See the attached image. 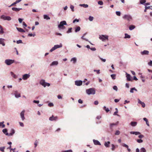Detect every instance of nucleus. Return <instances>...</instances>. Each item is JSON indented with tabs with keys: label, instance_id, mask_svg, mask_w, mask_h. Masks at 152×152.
<instances>
[{
	"label": "nucleus",
	"instance_id": "1",
	"mask_svg": "<svg viewBox=\"0 0 152 152\" xmlns=\"http://www.w3.org/2000/svg\"><path fill=\"white\" fill-rule=\"evenodd\" d=\"M66 25L67 23L66 21L64 20L60 22V24L58 26V27L59 29H64L65 28V27L64 26V25Z\"/></svg>",
	"mask_w": 152,
	"mask_h": 152
},
{
	"label": "nucleus",
	"instance_id": "2",
	"mask_svg": "<svg viewBox=\"0 0 152 152\" xmlns=\"http://www.w3.org/2000/svg\"><path fill=\"white\" fill-rule=\"evenodd\" d=\"M86 93L88 95L94 94L95 93V91L93 88H90L86 90Z\"/></svg>",
	"mask_w": 152,
	"mask_h": 152
},
{
	"label": "nucleus",
	"instance_id": "3",
	"mask_svg": "<svg viewBox=\"0 0 152 152\" xmlns=\"http://www.w3.org/2000/svg\"><path fill=\"white\" fill-rule=\"evenodd\" d=\"M108 36L107 35H100L99 38L102 41H104L106 40H108Z\"/></svg>",
	"mask_w": 152,
	"mask_h": 152
},
{
	"label": "nucleus",
	"instance_id": "4",
	"mask_svg": "<svg viewBox=\"0 0 152 152\" xmlns=\"http://www.w3.org/2000/svg\"><path fill=\"white\" fill-rule=\"evenodd\" d=\"M40 83L44 87H45L46 86H49L50 85L49 83L45 82L44 80H41L40 82Z\"/></svg>",
	"mask_w": 152,
	"mask_h": 152
},
{
	"label": "nucleus",
	"instance_id": "5",
	"mask_svg": "<svg viewBox=\"0 0 152 152\" xmlns=\"http://www.w3.org/2000/svg\"><path fill=\"white\" fill-rule=\"evenodd\" d=\"M14 62V60L11 59H6L5 60V63L8 65H10Z\"/></svg>",
	"mask_w": 152,
	"mask_h": 152
},
{
	"label": "nucleus",
	"instance_id": "6",
	"mask_svg": "<svg viewBox=\"0 0 152 152\" xmlns=\"http://www.w3.org/2000/svg\"><path fill=\"white\" fill-rule=\"evenodd\" d=\"M123 18L124 19L127 20L128 21H130L132 19L131 17L129 15H125Z\"/></svg>",
	"mask_w": 152,
	"mask_h": 152
},
{
	"label": "nucleus",
	"instance_id": "7",
	"mask_svg": "<svg viewBox=\"0 0 152 152\" xmlns=\"http://www.w3.org/2000/svg\"><path fill=\"white\" fill-rule=\"evenodd\" d=\"M1 18L4 20H10L11 19L10 17L8 16H5L4 15H3L1 16Z\"/></svg>",
	"mask_w": 152,
	"mask_h": 152
},
{
	"label": "nucleus",
	"instance_id": "8",
	"mask_svg": "<svg viewBox=\"0 0 152 152\" xmlns=\"http://www.w3.org/2000/svg\"><path fill=\"white\" fill-rule=\"evenodd\" d=\"M62 45H54V47H53L50 49V52H52V51H54V50H55L56 49H57V48H59L61 47H62Z\"/></svg>",
	"mask_w": 152,
	"mask_h": 152
},
{
	"label": "nucleus",
	"instance_id": "9",
	"mask_svg": "<svg viewBox=\"0 0 152 152\" xmlns=\"http://www.w3.org/2000/svg\"><path fill=\"white\" fill-rule=\"evenodd\" d=\"M58 119V117L57 116L54 117L53 115H52L51 117H50L49 118V120L50 121H56Z\"/></svg>",
	"mask_w": 152,
	"mask_h": 152
},
{
	"label": "nucleus",
	"instance_id": "10",
	"mask_svg": "<svg viewBox=\"0 0 152 152\" xmlns=\"http://www.w3.org/2000/svg\"><path fill=\"white\" fill-rule=\"evenodd\" d=\"M30 75L28 74H25L23 76V79L24 80H27L30 77Z\"/></svg>",
	"mask_w": 152,
	"mask_h": 152
},
{
	"label": "nucleus",
	"instance_id": "11",
	"mask_svg": "<svg viewBox=\"0 0 152 152\" xmlns=\"http://www.w3.org/2000/svg\"><path fill=\"white\" fill-rule=\"evenodd\" d=\"M75 85L77 86H80L82 84V81L81 80L76 81L75 82Z\"/></svg>",
	"mask_w": 152,
	"mask_h": 152
},
{
	"label": "nucleus",
	"instance_id": "12",
	"mask_svg": "<svg viewBox=\"0 0 152 152\" xmlns=\"http://www.w3.org/2000/svg\"><path fill=\"white\" fill-rule=\"evenodd\" d=\"M11 132V133H10L9 134H8V133H7L6 134V135L9 136L12 135L15 133V130L13 129H12Z\"/></svg>",
	"mask_w": 152,
	"mask_h": 152
},
{
	"label": "nucleus",
	"instance_id": "13",
	"mask_svg": "<svg viewBox=\"0 0 152 152\" xmlns=\"http://www.w3.org/2000/svg\"><path fill=\"white\" fill-rule=\"evenodd\" d=\"M24 113L25 110H23L20 113V117L23 121L25 119V118L24 116Z\"/></svg>",
	"mask_w": 152,
	"mask_h": 152
},
{
	"label": "nucleus",
	"instance_id": "14",
	"mask_svg": "<svg viewBox=\"0 0 152 152\" xmlns=\"http://www.w3.org/2000/svg\"><path fill=\"white\" fill-rule=\"evenodd\" d=\"M137 100H138V103L142 105V106L144 108V107H145V104L144 103V102L141 101L140 100V99H137Z\"/></svg>",
	"mask_w": 152,
	"mask_h": 152
},
{
	"label": "nucleus",
	"instance_id": "15",
	"mask_svg": "<svg viewBox=\"0 0 152 152\" xmlns=\"http://www.w3.org/2000/svg\"><path fill=\"white\" fill-rule=\"evenodd\" d=\"M149 52L146 50H144L142 52H141V54L142 55H148L149 54Z\"/></svg>",
	"mask_w": 152,
	"mask_h": 152
},
{
	"label": "nucleus",
	"instance_id": "16",
	"mask_svg": "<svg viewBox=\"0 0 152 152\" xmlns=\"http://www.w3.org/2000/svg\"><path fill=\"white\" fill-rule=\"evenodd\" d=\"M4 41V39L2 38H0V44L2 45L3 46H4L5 45Z\"/></svg>",
	"mask_w": 152,
	"mask_h": 152
},
{
	"label": "nucleus",
	"instance_id": "17",
	"mask_svg": "<svg viewBox=\"0 0 152 152\" xmlns=\"http://www.w3.org/2000/svg\"><path fill=\"white\" fill-rule=\"evenodd\" d=\"M15 97L16 98L20 97L21 96L20 94L18 93L17 91H15Z\"/></svg>",
	"mask_w": 152,
	"mask_h": 152
},
{
	"label": "nucleus",
	"instance_id": "18",
	"mask_svg": "<svg viewBox=\"0 0 152 152\" xmlns=\"http://www.w3.org/2000/svg\"><path fill=\"white\" fill-rule=\"evenodd\" d=\"M12 9L13 11H15L16 12L19 11L20 10H21L22 9L21 8H17L16 7H12Z\"/></svg>",
	"mask_w": 152,
	"mask_h": 152
},
{
	"label": "nucleus",
	"instance_id": "19",
	"mask_svg": "<svg viewBox=\"0 0 152 152\" xmlns=\"http://www.w3.org/2000/svg\"><path fill=\"white\" fill-rule=\"evenodd\" d=\"M130 133L131 134H134L136 135H137L140 134V133L138 132H131Z\"/></svg>",
	"mask_w": 152,
	"mask_h": 152
},
{
	"label": "nucleus",
	"instance_id": "20",
	"mask_svg": "<svg viewBox=\"0 0 152 152\" xmlns=\"http://www.w3.org/2000/svg\"><path fill=\"white\" fill-rule=\"evenodd\" d=\"M93 142L94 144L95 145H100L101 144L100 142L97 140H93Z\"/></svg>",
	"mask_w": 152,
	"mask_h": 152
},
{
	"label": "nucleus",
	"instance_id": "21",
	"mask_svg": "<svg viewBox=\"0 0 152 152\" xmlns=\"http://www.w3.org/2000/svg\"><path fill=\"white\" fill-rule=\"evenodd\" d=\"M118 122H117L116 123H115V124L113 123V124H110V128L112 130L113 126H116L118 124Z\"/></svg>",
	"mask_w": 152,
	"mask_h": 152
},
{
	"label": "nucleus",
	"instance_id": "22",
	"mask_svg": "<svg viewBox=\"0 0 152 152\" xmlns=\"http://www.w3.org/2000/svg\"><path fill=\"white\" fill-rule=\"evenodd\" d=\"M58 62L57 61H54L50 64V66L57 65L58 64Z\"/></svg>",
	"mask_w": 152,
	"mask_h": 152
},
{
	"label": "nucleus",
	"instance_id": "23",
	"mask_svg": "<svg viewBox=\"0 0 152 152\" xmlns=\"http://www.w3.org/2000/svg\"><path fill=\"white\" fill-rule=\"evenodd\" d=\"M17 30L19 32H25V31L22 28H17Z\"/></svg>",
	"mask_w": 152,
	"mask_h": 152
},
{
	"label": "nucleus",
	"instance_id": "24",
	"mask_svg": "<svg viewBox=\"0 0 152 152\" xmlns=\"http://www.w3.org/2000/svg\"><path fill=\"white\" fill-rule=\"evenodd\" d=\"M110 144V142L107 141L105 142L104 144V146L106 147H109V145Z\"/></svg>",
	"mask_w": 152,
	"mask_h": 152
},
{
	"label": "nucleus",
	"instance_id": "25",
	"mask_svg": "<svg viewBox=\"0 0 152 152\" xmlns=\"http://www.w3.org/2000/svg\"><path fill=\"white\" fill-rule=\"evenodd\" d=\"M126 77H127V79L128 81H131V76L129 74L126 73Z\"/></svg>",
	"mask_w": 152,
	"mask_h": 152
},
{
	"label": "nucleus",
	"instance_id": "26",
	"mask_svg": "<svg viewBox=\"0 0 152 152\" xmlns=\"http://www.w3.org/2000/svg\"><path fill=\"white\" fill-rule=\"evenodd\" d=\"M137 123L136 122L132 121L131 123V125L132 126H135L136 125Z\"/></svg>",
	"mask_w": 152,
	"mask_h": 152
},
{
	"label": "nucleus",
	"instance_id": "27",
	"mask_svg": "<svg viewBox=\"0 0 152 152\" xmlns=\"http://www.w3.org/2000/svg\"><path fill=\"white\" fill-rule=\"evenodd\" d=\"M77 61V59L76 58H72L71 60V61H73V63L74 64H75Z\"/></svg>",
	"mask_w": 152,
	"mask_h": 152
},
{
	"label": "nucleus",
	"instance_id": "28",
	"mask_svg": "<svg viewBox=\"0 0 152 152\" xmlns=\"http://www.w3.org/2000/svg\"><path fill=\"white\" fill-rule=\"evenodd\" d=\"M135 28V26H134L133 25H131L129 27V29L131 30L133 29L134 28Z\"/></svg>",
	"mask_w": 152,
	"mask_h": 152
},
{
	"label": "nucleus",
	"instance_id": "29",
	"mask_svg": "<svg viewBox=\"0 0 152 152\" xmlns=\"http://www.w3.org/2000/svg\"><path fill=\"white\" fill-rule=\"evenodd\" d=\"M80 6L83 7L84 8H87L88 7V5L87 4H80Z\"/></svg>",
	"mask_w": 152,
	"mask_h": 152
},
{
	"label": "nucleus",
	"instance_id": "30",
	"mask_svg": "<svg viewBox=\"0 0 152 152\" xmlns=\"http://www.w3.org/2000/svg\"><path fill=\"white\" fill-rule=\"evenodd\" d=\"M44 18L47 20H49L50 19V18L47 15H44Z\"/></svg>",
	"mask_w": 152,
	"mask_h": 152
},
{
	"label": "nucleus",
	"instance_id": "31",
	"mask_svg": "<svg viewBox=\"0 0 152 152\" xmlns=\"http://www.w3.org/2000/svg\"><path fill=\"white\" fill-rule=\"evenodd\" d=\"M80 27L78 26L76 28H75V32H77V31H80Z\"/></svg>",
	"mask_w": 152,
	"mask_h": 152
},
{
	"label": "nucleus",
	"instance_id": "32",
	"mask_svg": "<svg viewBox=\"0 0 152 152\" xmlns=\"http://www.w3.org/2000/svg\"><path fill=\"white\" fill-rule=\"evenodd\" d=\"M125 37H124L125 38H130V36L129 35L127 34H126V33L125 34Z\"/></svg>",
	"mask_w": 152,
	"mask_h": 152
},
{
	"label": "nucleus",
	"instance_id": "33",
	"mask_svg": "<svg viewBox=\"0 0 152 152\" xmlns=\"http://www.w3.org/2000/svg\"><path fill=\"white\" fill-rule=\"evenodd\" d=\"M38 141L37 140H36L34 142V145H35V148H36L37 145V144L38 143Z\"/></svg>",
	"mask_w": 152,
	"mask_h": 152
},
{
	"label": "nucleus",
	"instance_id": "34",
	"mask_svg": "<svg viewBox=\"0 0 152 152\" xmlns=\"http://www.w3.org/2000/svg\"><path fill=\"white\" fill-rule=\"evenodd\" d=\"M140 152H146V150L144 148H142L140 149Z\"/></svg>",
	"mask_w": 152,
	"mask_h": 152
},
{
	"label": "nucleus",
	"instance_id": "35",
	"mask_svg": "<svg viewBox=\"0 0 152 152\" xmlns=\"http://www.w3.org/2000/svg\"><path fill=\"white\" fill-rule=\"evenodd\" d=\"M103 109L107 113L108 112L110 111L109 109L108 108H106V107L105 106H104Z\"/></svg>",
	"mask_w": 152,
	"mask_h": 152
},
{
	"label": "nucleus",
	"instance_id": "36",
	"mask_svg": "<svg viewBox=\"0 0 152 152\" xmlns=\"http://www.w3.org/2000/svg\"><path fill=\"white\" fill-rule=\"evenodd\" d=\"M111 77L112 78L115 80V74H112L111 75Z\"/></svg>",
	"mask_w": 152,
	"mask_h": 152
},
{
	"label": "nucleus",
	"instance_id": "37",
	"mask_svg": "<svg viewBox=\"0 0 152 152\" xmlns=\"http://www.w3.org/2000/svg\"><path fill=\"white\" fill-rule=\"evenodd\" d=\"M11 74L12 75V76L14 78H16V76L12 72H11Z\"/></svg>",
	"mask_w": 152,
	"mask_h": 152
},
{
	"label": "nucleus",
	"instance_id": "38",
	"mask_svg": "<svg viewBox=\"0 0 152 152\" xmlns=\"http://www.w3.org/2000/svg\"><path fill=\"white\" fill-rule=\"evenodd\" d=\"M3 123L4 122L0 123V126H2V128H4L5 127V125Z\"/></svg>",
	"mask_w": 152,
	"mask_h": 152
},
{
	"label": "nucleus",
	"instance_id": "39",
	"mask_svg": "<svg viewBox=\"0 0 152 152\" xmlns=\"http://www.w3.org/2000/svg\"><path fill=\"white\" fill-rule=\"evenodd\" d=\"M5 148V147H1L0 148V150L2 152H4Z\"/></svg>",
	"mask_w": 152,
	"mask_h": 152
},
{
	"label": "nucleus",
	"instance_id": "40",
	"mask_svg": "<svg viewBox=\"0 0 152 152\" xmlns=\"http://www.w3.org/2000/svg\"><path fill=\"white\" fill-rule=\"evenodd\" d=\"M134 90H135L137 91V89L134 88H131L130 91L131 93H133V92H134L133 91Z\"/></svg>",
	"mask_w": 152,
	"mask_h": 152
},
{
	"label": "nucleus",
	"instance_id": "41",
	"mask_svg": "<svg viewBox=\"0 0 152 152\" xmlns=\"http://www.w3.org/2000/svg\"><path fill=\"white\" fill-rule=\"evenodd\" d=\"M122 145L123 146L125 147L126 148H129L128 146L124 143H123Z\"/></svg>",
	"mask_w": 152,
	"mask_h": 152
},
{
	"label": "nucleus",
	"instance_id": "42",
	"mask_svg": "<svg viewBox=\"0 0 152 152\" xmlns=\"http://www.w3.org/2000/svg\"><path fill=\"white\" fill-rule=\"evenodd\" d=\"M146 2L145 0H140V3L143 4Z\"/></svg>",
	"mask_w": 152,
	"mask_h": 152
},
{
	"label": "nucleus",
	"instance_id": "43",
	"mask_svg": "<svg viewBox=\"0 0 152 152\" xmlns=\"http://www.w3.org/2000/svg\"><path fill=\"white\" fill-rule=\"evenodd\" d=\"M98 4L100 5H102L103 4V2L102 1H99L98 2Z\"/></svg>",
	"mask_w": 152,
	"mask_h": 152
},
{
	"label": "nucleus",
	"instance_id": "44",
	"mask_svg": "<svg viewBox=\"0 0 152 152\" xmlns=\"http://www.w3.org/2000/svg\"><path fill=\"white\" fill-rule=\"evenodd\" d=\"M7 130L6 129H4L2 130L3 132L5 134L7 133Z\"/></svg>",
	"mask_w": 152,
	"mask_h": 152
},
{
	"label": "nucleus",
	"instance_id": "45",
	"mask_svg": "<svg viewBox=\"0 0 152 152\" xmlns=\"http://www.w3.org/2000/svg\"><path fill=\"white\" fill-rule=\"evenodd\" d=\"M120 134V132L118 130H117L116 131L115 133V134L116 135H118Z\"/></svg>",
	"mask_w": 152,
	"mask_h": 152
},
{
	"label": "nucleus",
	"instance_id": "46",
	"mask_svg": "<svg viewBox=\"0 0 152 152\" xmlns=\"http://www.w3.org/2000/svg\"><path fill=\"white\" fill-rule=\"evenodd\" d=\"M137 142L139 143L142 142H143L142 140L141 139H137Z\"/></svg>",
	"mask_w": 152,
	"mask_h": 152
},
{
	"label": "nucleus",
	"instance_id": "47",
	"mask_svg": "<svg viewBox=\"0 0 152 152\" xmlns=\"http://www.w3.org/2000/svg\"><path fill=\"white\" fill-rule=\"evenodd\" d=\"M116 14L117 15L120 16L121 15V12L119 11H117L116 12Z\"/></svg>",
	"mask_w": 152,
	"mask_h": 152
},
{
	"label": "nucleus",
	"instance_id": "48",
	"mask_svg": "<svg viewBox=\"0 0 152 152\" xmlns=\"http://www.w3.org/2000/svg\"><path fill=\"white\" fill-rule=\"evenodd\" d=\"M70 8L71 9L72 11V12H74V6L72 5H71L70 6Z\"/></svg>",
	"mask_w": 152,
	"mask_h": 152
},
{
	"label": "nucleus",
	"instance_id": "49",
	"mask_svg": "<svg viewBox=\"0 0 152 152\" xmlns=\"http://www.w3.org/2000/svg\"><path fill=\"white\" fill-rule=\"evenodd\" d=\"M72 28H69L67 31V33H70V32H71V31H72Z\"/></svg>",
	"mask_w": 152,
	"mask_h": 152
},
{
	"label": "nucleus",
	"instance_id": "50",
	"mask_svg": "<svg viewBox=\"0 0 152 152\" xmlns=\"http://www.w3.org/2000/svg\"><path fill=\"white\" fill-rule=\"evenodd\" d=\"M93 19H94L93 17H92V16H90L89 17V20L90 21H92L93 20Z\"/></svg>",
	"mask_w": 152,
	"mask_h": 152
},
{
	"label": "nucleus",
	"instance_id": "51",
	"mask_svg": "<svg viewBox=\"0 0 152 152\" xmlns=\"http://www.w3.org/2000/svg\"><path fill=\"white\" fill-rule=\"evenodd\" d=\"M112 148H111V149L113 151L115 150V146L113 144H112Z\"/></svg>",
	"mask_w": 152,
	"mask_h": 152
},
{
	"label": "nucleus",
	"instance_id": "52",
	"mask_svg": "<svg viewBox=\"0 0 152 152\" xmlns=\"http://www.w3.org/2000/svg\"><path fill=\"white\" fill-rule=\"evenodd\" d=\"M16 42L17 44H19L22 43V41L21 40H19L17 41Z\"/></svg>",
	"mask_w": 152,
	"mask_h": 152
},
{
	"label": "nucleus",
	"instance_id": "53",
	"mask_svg": "<svg viewBox=\"0 0 152 152\" xmlns=\"http://www.w3.org/2000/svg\"><path fill=\"white\" fill-rule=\"evenodd\" d=\"M144 137V135H142V134H140L138 136V137L139 138H140V139H141V138H143Z\"/></svg>",
	"mask_w": 152,
	"mask_h": 152
},
{
	"label": "nucleus",
	"instance_id": "54",
	"mask_svg": "<svg viewBox=\"0 0 152 152\" xmlns=\"http://www.w3.org/2000/svg\"><path fill=\"white\" fill-rule=\"evenodd\" d=\"M113 89L114 90H116V91H117L118 90V88L117 86H115L113 87Z\"/></svg>",
	"mask_w": 152,
	"mask_h": 152
},
{
	"label": "nucleus",
	"instance_id": "55",
	"mask_svg": "<svg viewBox=\"0 0 152 152\" xmlns=\"http://www.w3.org/2000/svg\"><path fill=\"white\" fill-rule=\"evenodd\" d=\"M146 9H151L152 10V6L146 7Z\"/></svg>",
	"mask_w": 152,
	"mask_h": 152
},
{
	"label": "nucleus",
	"instance_id": "56",
	"mask_svg": "<svg viewBox=\"0 0 152 152\" xmlns=\"http://www.w3.org/2000/svg\"><path fill=\"white\" fill-rule=\"evenodd\" d=\"M76 21L77 22H78L79 21V20L77 19H75L73 20V23H75Z\"/></svg>",
	"mask_w": 152,
	"mask_h": 152
},
{
	"label": "nucleus",
	"instance_id": "57",
	"mask_svg": "<svg viewBox=\"0 0 152 152\" xmlns=\"http://www.w3.org/2000/svg\"><path fill=\"white\" fill-rule=\"evenodd\" d=\"M78 102L79 103L82 104L83 103V101L80 99H79L78 100Z\"/></svg>",
	"mask_w": 152,
	"mask_h": 152
},
{
	"label": "nucleus",
	"instance_id": "58",
	"mask_svg": "<svg viewBox=\"0 0 152 152\" xmlns=\"http://www.w3.org/2000/svg\"><path fill=\"white\" fill-rule=\"evenodd\" d=\"M48 105L49 107H52L53 106V103H50L48 104Z\"/></svg>",
	"mask_w": 152,
	"mask_h": 152
},
{
	"label": "nucleus",
	"instance_id": "59",
	"mask_svg": "<svg viewBox=\"0 0 152 152\" xmlns=\"http://www.w3.org/2000/svg\"><path fill=\"white\" fill-rule=\"evenodd\" d=\"M4 33V31H3V29H1L0 30V34H3Z\"/></svg>",
	"mask_w": 152,
	"mask_h": 152
},
{
	"label": "nucleus",
	"instance_id": "60",
	"mask_svg": "<svg viewBox=\"0 0 152 152\" xmlns=\"http://www.w3.org/2000/svg\"><path fill=\"white\" fill-rule=\"evenodd\" d=\"M99 58L103 62H105L106 60L105 59H103L102 58H101L100 57H99Z\"/></svg>",
	"mask_w": 152,
	"mask_h": 152
},
{
	"label": "nucleus",
	"instance_id": "61",
	"mask_svg": "<svg viewBox=\"0 0 152 152\" xmlns=\"http://www.w3.org/2000/svg\"><path fill=\"white\" fill-rule=\"evenodd\" d=\"M148 64L150 66H152V61H151L150 62L148 63Z\"/></svg>",
	"mask_w": 152,
	"mask_h": 152
},
{
	"label": "nucleus",
	"instance_id": "62",
	"mask_svg": "<svg viewBox=\"0 0 152 152\" xmlns=\"http://www.w3.org/2000/svg\"><path fill=\"white\" fill-rule=\"evenodd\" d=\"M33 102L36 103H37V104H38L39 103V101L34 100L33 101Z\"/></svg>",
	"mask_w": 152,
	"mask_h": 152
},
{
	"label": "nucleus",
	"instance_id": "63",
	"mask_svg": "<svg viewBox=\"0 0 152 152\" xmlns=\"http://www.w3.org/2000/svg\"><path fill=\"white\" fill-rule=\"evenodd\" d=\"M19 124H20V125L21 126H22V127H23L24 126V124L23 123L21 122H20Z\"/></svg>",
	"mask_w": 152,
	"mask_h": 152
},
{
	"label": "nucleus",
	"instance_id": "64",
	"mask_svg": "<svg viewBox=\"0 0 152 152\" xmlns=\"http://www.w3.org/2000/svg\"><path fill=\"white\" fill-rule=\"evenodd\" d=\"M64 152H72V151L71 150H68Z\"/></svg>",
	"mask_w": 152,
	"mask_h": 152
}]
</instances>
